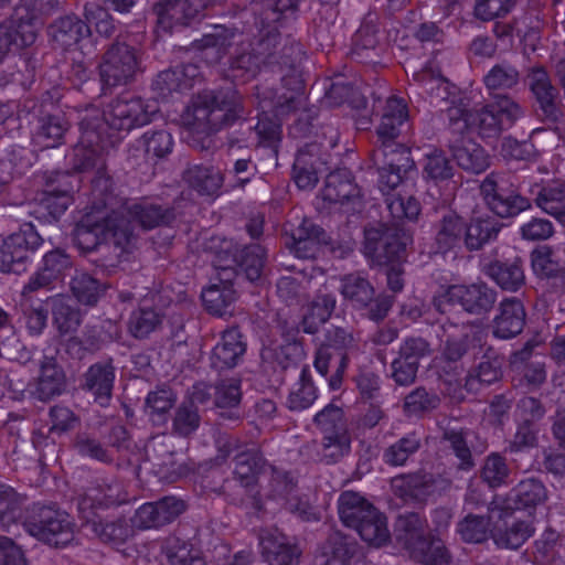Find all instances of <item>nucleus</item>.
I'll use <instances>...</instances> for the list:
<instances>
[{
    "mask_svg": "<svg viewBox=\"0 0 565 565\" xmlns=\"http://www.w3.org/2000/svg\"><path fill=\"white\" fill-rule=\"evenodd\" d=\"M502 376L498 359L481 361L465 377L463 388L470 394H478L484 387L498 382Z\"/></svg>",
    "mask_w": 565,
    "mask_h": 565,
    "instance_id": "59",
    "label": "nucleus"
},
{
    "mask_svg": "<svg viewBox=\"0 0 565 565\" xmlns=\"http://www.w3.org/2000/svg\"><path fill=\"white\" fill-rule=\"evenodd\" d=\"M519 82V70L507 61L493 65L483 77L487 89L492 94L513 89Z\"/></svg>",
    "mask_w": 565,
    "mask_h": 565,
    "instance_id": "62",
    "label": "nucleus"
},
{
    "mask_svg": "<svg viewBox=\"0 0 565 565\" xmlns=\"http://www.w3.org/2000/svg\"><path fill=\"white\" fill-rule=\"evenodd\" d=\"M466 220L454 211L441 215L435 224L434 246L437 253L446 254L465 246Z\"/></svg>",
    "mask_w": 565,
    "mask_h": 565,
    "instance_id": "31",
    "label": "nucleus"
},
{
    "mask_svg": "<svg viewBox=\"0 0 565 565\" xmlns=\"http://www.w3.org/2000/svg\"><path fill=\"white\" fill-rule=\"evenodd\" d=\"M329 244L326 231L310 220L302 222L292 230L291 243H288L291 252L299 258H316L322 246Z\"/></svg>",
    "mask_w": 565,
    "mask_h": 565,
    "instance_id": "29",
    "label": "nucleus"
},
{
    "mask_svg": "<svg viewBox=\"0 0 565 565\" xmlns=\"http://www.w3.org/2000/svg\"><path fill=\"white\" fill-rule=\"evenodd\" d=\"M502 224L491 216H472L466 221L465 247L469 252L480 250L484 245L494 241Z\"/></svg>",
    "mask_w": 565,
    "mask_h": 565,
    "instance_id": "41",
    "label": "nucleus"
},
{
    "mask_svg": "<svg viewBox=\"0 0 565 565\" xmlns=\"http://www.w3.org/2000/svg\"><path fill=\"white\" fill-rule=\"evenodd\" d=\"M497 296V291L482 281L457 284L441 287L433 296L431 305L438 313L447 317L454 312L456 306L470 315L483 316L493 309Z\"/></svg>",
    "mask_w": 565,
    "mask_h": 565,
    "instance_id": "6",
    "label": "nucleus"
},
{
    "mask_svg": "<svg viewBox=\"0 0 565 565\" xmlns=\"http://www.w3.org/2000/svg\"><path fill=\"white\" fill-rule=\"evenodd\" d=\"M301 57V45L291 35H282L276 29H263L239 47L232 58L231 72L233 77L246 82L262 70H292Z\"/></svg>",
    "mask_w": 565,
    "mask_h": 565,
    "instance_id": "4",
    "label": "nucleus"
},
{
    "mask_svg": "<svg viewBox=\"0 0 565 565\" xmlns=\"http://www.w3.org/2000/svg\"><path fill=\"white\" fill-rule=\"evenodd\" d=\"M483 273L504 291L516 292L525 285L524 264L520 257L490 262Z\"/></svg>",
    "mask_w": 565,
    "mask_h": 565,
    "instance_id": "34",
    "label": "nucleus"
},
{
    "mask_svg": "<svg viewBox=\"0 0 565 565\" xmlns=\"http://www.w3.org/2000/svg\"><path fill=\"white\" fill-rule=\"evenodd\" d=\"M480 194L488 209L501 218L514 217L532 206L530 199L520 194L513 177L488 174L480 184Z\"/></svg>",
    "mask_w": 565,
    "mask_h": 565,
    "instance_id": "9",
    "label": "nucleus"
},
{
    "mask_svg": "<svg viewBox=\"0 0 565 565\" xmlns=\"http://www.w3.org/2000/svg\"><path fill=\"white\" fill-rule=\"evenodd\" d=\"M265 473H268V483L265 488L268 499L285 501L297 487V481L291 472L282 468L268 463Z\"/></svg>",
    "mask_w": 565,
    "mask_h": 565,
    "instance_id": "64",
    "label": "nucleus"
},
{
    "mask_svg": "<svg viewBox=\"0 0 565 565\" xmlns=\"http://www.w3.org/2000/svg\"><path fill=\"white\" fill-rule=\"evenodd\" d=\"M411 557L424 565H448L451 554L440 539L427 535L413 547Z\"/></svg>",
    "mask_w": 565,
    "mask_h": 565,
    "instance_id": "58",
    "label": "nucleus"
},
{
    "mask_svg": "<svg viewBox=\"0 0 565 565\" xmlns=\"http://www.w3.org/2000/svg\"><path fill=\"white\" fill-rule=\"evenodd\" d=\"M139 56L134 46L115 41L105 51L99 64L103 89L130 84L139 71Z\"/></svg>",
    "mask_w": 565,
    "mask_h": 565,
    "instance_id": "11",
    "label": "nucleus"
},
{
    "mask_svg": "<svg viewBox=\"0 0 565 565\" xmlns=\"http://www.w3.org/2000/svg\"><path fill=\"white\" fill-rule=\"evenodd\" d=\"M534 202L544 213L565 224V182L554 180L544 185L535 184L530 190Z\"/></svg>",
    "mask_w": 565,
    "mask_h": 565,
    "instance_id": "37",
    "label": "nucleus"
},
{
    "mask_svg": "<svg viewBox=\"0 0 565 565\" xmlns=\"http://www.w3.org/2000/svg\"><path fill=\"white\" fill-rule=\"evenodd\" d=\"M374 508L364 497L354 491L342 492L338 500L340 520L345 526L354 530Z\"/></svg>",
    "mask_w": 565,
    "mask_h": 565,
    "instance_id": "48",
    "label": "nucleus"
},
{
    "mask_svg": "<svg viewBox=\"0 0 565 565\" xmlns=\"http://www.w3.org/2000/svg\"><path fill=\"white\" fill-rule=\"evenodd\" d=\"M31 536L54 547H63L74 539V524L70 514L54 505L34 504L23 521Z\"/></svg>",
    "mask_w": 565,
    "mask_h": 565,
    "instance_id": "7",
    "label": "nucleus"
},
{
    "mask_svg": "<svg viewBox=\"0 0 565 565\" xmlns=\"http://www.w3.org/2000/svg\"><path fill=\"white\" fill-rule=\"evenodd\" d=\"M337 307V298L331 292L320 291L309 303L300 320L301 330L307 334H316L327 323Z\"/></svg>",
    "mask_w": 565,
    "mask_h": 565,
    "instance_id": "42",
    "label": "nucleus"
},
{
    "mask_svg": "<svg viewBox=\"0 0 565 565\" xmlns=\"http://www.w3.org/2000/svg\"><path fill=\"white\" fill-rule=\"evenodd\" d=\"M547 499V490L543 482L535 478L521 480L509 493L504 510H530L543 504Z\"/></svg>",
    "mask_w": 565,
    "mask_h": 565,
    "instance_id": "36",
    "label": "nucleus"
},
{
    "mask_svg": "<svg viewBox=\"0 0 565 565\" xmlns=\"http://www.w3.org/2000/svg\"><path fill=\"white\" fill-rule=\"evenodd\" d=\"M318 398V391L311 379L310 370L306 365L300 372L298 382H296L289 392L286 406L291 412H302L309 408Z\"/></svg>",
    "mask_w": 565,
    "mask_h": 565,
    "instance_id": "56",
    "label": "nucleus"
},
{
    "mask_svg": "<svg viewBox=\"0 0 565 565\" xmlns=\"http://www.w3.org/2000/svg\"><path fill=\"white\" fill-rule=\"evenodd\" d=\"M352 437L350 430L322 434L319 449L320 461L334 465L351 452Z\"/></svg>",
    "mask_w": 565,
    "mask_h": 565,
    "instance_id": "57",
    "label": "nucleus"
},
{
    "mask_svg": "<svg viewBox=\"0 0 565 565\" xmlns=\"http://www.w3.org/2000/svg\"><path fill=\"white\" fill-rule=\"evenodd\" d=\"M426 529V520L419 513L402 514L395 522L396 540L411 553L413 547L427 536Z\"/></svg>",
    "mask_w": 565,
    "mask_h": 565,
    "instance_id": "52",
    "label": "nucleus"
},
{
    "mask_svg": "<svg viewBox=\"0 0 565 565\" xmlns=\"http://www.w3.org/2000/svg\"><path fill=\"white\" fill-rule=\"evenodd\" d=\"M446 146L458 167L467 172L479 174L490 166L487 151L466 135L447 138Z\"/></svg>",
    "mask_w": 565,
    "mask_h": 565,
    "instance_id": "25",
    "label": "nucleus"
},
{
    "mask_svg": "<svg viewBox=\"0 0 565 565\" xmlns=\"http://www.w3.org/2000/svg\"><path fill=\"white\" fill-rule=\"evenodd\" d=\"M172 147L173 139L167 130H149L137 139L130 158H137L136 152L142 151L146 162L156 163L158 159L168 156L172 151Z\"/></svg>",
    "mask_w": 565,
    "mask_h": 565,
    "instance_id": "46",
    "label": "nucleus"
},
{
    "mask_svg": "<svg viewBox=\"0 0 565 565\" xmlns=\"http://www.w3.org/2000/svg\"><path fill=\"white\" fill-rule=\"evenodd\" d=\"M267 260V253L260 244L244 246L239 253L231 258L241 269L244 277L250 282H259Z\"/></svg>",
    "mask_w": 565,
    "mask_h": 565,
    "instance_id": "49",
    "label": "nucleus"
},
{
    "mask_svg": "<svg viewBox=\"0 0 565 565\" xmlns=\"http://www.w3.org/2000/svg\"><path fill=\"white\" fill-rule=\"evenodd\" d=\"M26 495L18 492L13 487L0 480V526L10 531L22 523L28 514L24 509Z\"/></svg>",
    "mask_w": 565,
    "mask_h": 565,
    "instance_id": "39",
    "label": "nucleus"
},
{
    "mask_svg": "<svg viewBox=\"0 0 565 565\" xmlns=\"http://www.w3.org/2000/svg\"><path fill=\"white\" fill-rule=\"evenodd\" d=\"M65 386V372L54 356L45 355L40 363L39 376L31 384V395L41 402H49L61 395Z\"/></svg>",
    "mask_w": 565,
    "mask_h": 565,
    "instance_id": "27",
    "label": "nucleus"
},
{
    "mask_svg": "<svg viewBox=\"0 0 565 565\" xmlns=\"http://www.w3.org/2000/svg\"><path fill=\"white\" fill-rule=\"evenodd\" d=\"M341 295L355 309H367L371 320H383L393 305V298L387 295H375V288L361 273H351L341 277Z\"/></svg>",
    "mask_w": 565,
    "mask_h": 565,
    "instance_id": "12",
    "label": "nucleus"
},
{
    "mask_svg": "<svg viewBox=\"0 0 565 565\" xmlns=\"http://www.w3.org/2000/svg\"><path fill=\"white\" fill-rule=\"evenodd\" d=\"M51 41L63 50L77 44L89 35V26L75 14H67L55 19L47 28Z\"/></svg>",
    "mask_w": 565,
    "mask_h": 565,
    "instance_id": "35",
    "label": "nucleus"
},
{
    "mask_svg": "<svg viewBox=\"0 0 565 565\" xmlns=\"http://www.w3.org/2000/svg\"><path fill=\"white\" fill-rule=\"evenodd\" d=\"M434 476L427 472L402 475L393 479L395 493L405 500H424L434 491Z\"/></svg>",
    "mask_w": 565,
    "mask_h": 565,
    "instance_id": "47",
    "label": "nucleus"
},
{
    "mask_svg": "<svg viewBox=\"0 0 565 565\" xmlns=\"http://www.w3.org/2000/svg\"><path fill=\"white\" fill-rule=\"evenodd\" d=\"M262 554L269 565H298L301 550L279 532H266L260 537Z\"/></svg>",
    "mask_w": 565,
    "mask_h": 565,
    "instance_id": "32",
    "label": "nucleus"
},
{
    "mask_svg": "<svg viewBox=\"0 0 565 565\" xmlns=\"http://www.w3.org/2000/svg\"><path fill=\"white\" fill-rule=\"evenodd\" d=\"M100 541L113 544H124L135 534L137 527L134 525L132 518L130 523L126 519H118L111 522H103L98 516L92 521L85 522Z\"/></svg>",
    "mask_w": 565,
    "mask_h": 565,
    "instance_id": "51",
    "label": "nucleus"
},
{
    "mask_svg": "<svg viewBox=\"0 0 565 565\" xmlns=\"http://www.w3.org/2000/svg\"><path fill=\"white\" fill-rule=\"evenodd\" d=\"M256 97L262 103H268L270 111L279 122L290 114H296L297 118L291 127L295 136L305 137L311 131L317 109L307 107L305 87L297 76H284L279 88L256 86Z\"/></svg>",
    "mask_w": 565,
    "mask_h": 565,
    "instance_id": "5",
    "label": "nucleus"
},
{
    "mask_svg": "<svg viewBox=\"0 0 565 565\" xmlns=\"http://www.w3.org/2000/svg\"><path fill=\"white\" fill-rule=\"evenodd\" d=\"M531 265L533 271L551 280V287L555 291L565 292V267L556 259L551 246L544 245L532 250Z\"/></svg>",
    "mask_w": 565,
    "mask_h": 565,
    "instance_id": "40",
    "label": "nucleus"
},
{
    "mask_svg": "<svg viewBox=\"0 0 565 565\" xmlns=\"http://www.w3.org/2000/svg\"><path fill=\"white\" fill-rule=\"evenodd\" d=\"M242 399L241 382L235 379L222 380L214 388V404L224 420H238L241 418L239 403Z\"/></svg>",
    "mask_w": 565,
    "mask_h": 565,
    "instance_id": "45",
    "label": "nucleus"
},
{
    "mask_svg": "<svg viewBox=\"0 0 565 565\" xmlns=\"http://www.w3.org/2000/svg\"><path fill=\"white\" fill-rule=\"evenodd\" d=\"M233 462V478L249 495V502H245V500L242 499L239 504H250L254 510H260L262 501L259 492L257 491V486L258 476L266 472V467L268 465L266 458L258 448L244 447L234 455Z\"/></svg>",
    "mask_w": 565,
    "mask_h": 565,
    "instance_id": "16",
    "label": "nucleus"
},
{
    "mask_svg": "<svg viewBox=\"0 0 565 565\" xmlns=\"http://www.w3.org/2000/svg\"><path fill=\"white\" fill-rule=\"evenodd\" d=\"M128 213L145 230L170 225L175 218L172 207L149 201L134 203L128 207Z\"/></svg>",
    "mask_w": 565,
    "mask_h": 565,
    "instance_id": "43",
    "label": "nucleus"
},
{
    "mask_svg": "<svg viewBox=\"0 0 565 565\" xmlns=\"http://www.w3.org/2000/svg\"><path fill=\"white\" fill-rule=\"evenodd\" d=\"M423 433L413 429L384 448L382 460L388 467H404L423 448Z\"/></svg>",
    "mask_w": 565,
    "mask_h": 565,
    "instance_id": "38",
    "label": "nucleus"
},
{
    "mask_svg": "<svg viewBox=\"0 0 565 565\" xmlns=\"http://www.w3.org/2000/svg\"><path fill=\"white\" fill-rule=\"evenodd\" d=\"M446 335L443 356L449 362L460 361L468 352L469 337L465 323L455 322L447 317L443 323Z\"/></svg>",
    "mask_w": 565,
    "mask_h": 565,
    "instance_id": "54",
    "label": "nucleus"
},
{
    "mask_svg": "<svg viewBox=\"0 0 565 565\" xmlns=\"http://www.w3.org/2000/svg\"><path fill=\"white\" fill-rule=\"evenodd\" d=\"M102 221L104 248L113 247L116 259L120 260L131 250L136 239L130 221L117 210L105 212Z\"/></svg>",
    "mask_w": 565,
    "mask_h": 565,
    "instance_id": "24",
    "label": "nucleus"
},
{
    "mask_svg": "<svg viewBox=\"0 0 565 565\" xmlns=\"http://www.w3.org/2000/svg\"><path fill=\"white\" fill-rule=\"evenodd\" d=\"M184 181L202 195L218 194L224 175L220 169L207 164H193L183 172Z\"/></svg>",
    "mask_w": 565,
    "mask_h": 565,
    "instance_id": "44",
    "label": "nucleus"
},
{
    "mask_svg": "<svg viewBox=\"0 0 565 565\" xmlns=\"http://www.w3.org/2000/svg\"><path fill=\"white\" fill-rule=\"evenodd\" d=\"M90 183L92 202L96 211L105 209L109 212L120 206V200L116 195V184L106 167L95 172Z\"/></svg>",
    "mask_w": 565,
    "mask_h": 565,
    "instance_id": "50",
    "label": "nucleus"
},
{
    "mask_svg": "<svg viewBox=\"0 0 565 565\" xmlns=\"http://www.w3.org/2000/svg\"><path fill=\"white\" fill-rule=\"evenodd\" d=\"M201 422L199 407L182 401L174 409L171 434L181 438H190L198 431Z\"/></svg>",
    "mask_w": 565,
    "mask_h": 565,
    "instance_id": "61",
    "label": "nucleus"
},
{
    "mask_svg": "<svg viewBox=\"0 0 565 565\" xmlns=\"http://www.w3.org/2000/svg\"><path fill=\"white\" fill-rule=\"evenodd\" d=\"M116 379V369L113 360L93 363L82 374L79 388L93 397L94 403L100 407L110 405Z\"/></svg>",
    "mask_w": 565,
    "mask_h": 565,
    "instance_id": "19",
    "label": "nucleus"
},
{
    "mask_svg": "<svg viewBox=\"0 0 565 565\" xmlns=\"http://www.w3.org/2000/svg\"><path fill=\"white\" fill-rule=\"evenodd\" d=\"M408 129L405 100L395 96L388 97L376 128L380 145L371 154V161L379 172V188L383 191L396 189L403 180L402 172H406L412 166L408 149L395 141Z\"/></svg>",
    "mask_w": 565,
    "mask_h": 565,
    "instance_id": "3",
    "label": "nucleus"
},
{
    "mask_svg": "<svg viewBox=\"0 0 565 565\" xmlns=\"http://www.w3.org/2000/svg\"><path fill=\"white\" fill-rule=\"evenodd\" d=\"M70 122L60 110H38L36 121L32 129V143L40 149L57 148L65 143Z\"/></svg>",
    "mask_w": 565,
    "mask_h": 565,
    "instance_id": "21",
    "label": "nucleus"
},
{
    "mask_svg": "<svg viewBox=\"0 0 565 565\" xmlns=\"http://www.w3.org/2000/svg\"><path fill=\"white\" fill-rule=\"evenodd\" d=\"M321 345L337 352V367L334 374L329 377V386L338 390L341 386L343 374L348 367V353L356 345L353 332L348 328L330 326L326 329Z\"/></svg>",
    "mask_w": 565,
    "mask_h": 565,
    "instance_id": "26",
    "label": "nucleus"
},
{
    "mask_svg": "<svg viewBox=\"0 0 565 565\" xmlns=\"http://www.w3.org/2000/svg\"><path fill=\"white\" fill-rule=\"evenodd\" d=\"M185 510V501L174 495H167L139 507L132 515V522L137 530L158 529L172 523Z\"/></svg>",
    "mask_w": 565,
    "mask_h": 565,
    "instance_id": "18",
    "label": "nucleus"
},
{
    "mask_svg": "<svg viewBox=\"0 0 565 565\" xmlns=\"http://www.w3.org/2000/svg\"><path fill=\"white\" fill-rule=\"evenodd\" d=\"M408 239L402 228L379 223L364 230L363 252L374 264L386 265L404 257Z\"/></svg>",
    "mask_w": 565,
    "mask_h": 565,
    "instance_id": "10",
    "label": "nucleus"
},
{
    "mask_svg": "<svg viewBox=\"0 0 565 565\" xmlns=\"http://www.w3.org/2000/svg\"><path fill=\"white\" fill-rule=\"evenodd\" d=\"M242 338L237 328L225 330L220 342L212 350L211 366L218 371L235 367L246 351V344Z\"/></svg>",
    "mask_w": 565,
    "mask_h": 565,
    "instance_id": "33",
    "label": "nucleus"
},
{
    "mask_svg": "<svg viewBox=\"0 0 565 565\" xmlns=\"http://www.w3.org/2000/svg\"><path fill=\"white\" fill-rule=\"evenodd\" d=\"M526 312L518 297H507L500 301L498 315L493 319V335L499 339H512L520 334L525 326Z\"/></svg>",
    "mask_w": 565,
    "mask_h": 565,
    "instance_id": "30",
    "label": "nucleus"
},
{
    "mask_svg": "<svg viewBox=\"0 0 565 565\" xmlns=\"http://www.w3.org/2000/svg\"><path fill=\"white\" fill-rule=\"evenodd\" d=\"M72 268V256L65 249L56 247L46 252L36 270L23 286L22 296L25 297L40 290L52 291L63 286Z\"/></svg>",
    "mask_w": 565,
    "mask_h": 565,
    "instance_id": "14",
    "label": "nucleus"
},
{
    "mask_svg": "<svg viewBox=\"0 0 565 565\" xmlns=\"http://www.w3.org/2000/svg\"><path fill=\"white\" fill-rule=\"evenodd\" d=\"M258 105L262 114L256 118H244V108L234 90H206L198 94L183 111L182 124L189 132V143L199 149L210 147V137L223 128L236 126L228 134L227 142L238 148H267L276 157L281 141V124L269 117L268 103Z\"/></svg>",
    "mask_w": 565,
    "mask_h": 565,
    "instance_id": "1",
    "label": "nucleus"
},
{
    "mask_svg": "<svg viewBox=\"0 0 565 565\" xmlns=\"http://www.w3.org/2000/svg\"><path fill=\"white\" fill-rule=\"evenodd\" d=\"M198 0H159L153 6L157 23L164 31H172L177 26H186L199 14Z\"/></svg>",
    "mask_w": 565,
    "mask_h": 565,
    "instance_id": "28",
    "label": "nucleus"
},
{
    "mask_svg": "<svg viewBox=\"0 0 565 565\" xmlns=\"http://www.w3.org/2000/svg\"><path fill=\"white\" fill-rule=\"evenodd\" d=\"M44 0H19L13 14L0 23V62L11 47L30 46L36 39L34 21L39 18Z\"/></svg>",
    "mask_w": 565,
    "mask_h": 565,
    "instance_id": "8",
    "label": "nucleus"
},
{
    "mask_svg": "<svg viewBox=\"0 0 565 565\" xmlns=\"http://www.w3.org/2000/svg\"><path fill=\"white\" fill-rule=\"evenodd\" d=\"M43 242L41 235L30 226L0 239V271L23 273L29 262V253L39 249Z\"/></svg>",
    "mask_w": 565,
    "mask_h": 565,
    "instance_id": "15",
    "label": "nucleus"
},
{
    "mask_svg": "<svg viewBox=\"0 0 565 565\" xmlns=\"http://www.w3.org/2000/svg\"><path fill=\"white\" fill-rule=\"evenodd\" d=\"M533 533L534 527L531 522L514 520L511 523H505L504 527L495 526L491 531V536L499 547L518 550Z\"/></svg>",
    "mask_w": 565,
    "mask_h": 565,
    "instance_id": "53",
    "label": "nucleus"
},
{
    "mask_svg": "<svg viewBox=\"0 0 565 565\" xmlns=\"http://www.w3.org/2000/svg\"><path fill=\"white\" fill-rule=\"evenodd\" d=\"M157 111L154 103L127 95L113 99L103 111L90 104L85 106L78 118L81 136L73 150V169L104 168V154L120 142V132L148 125Z\"/></svg>",
    "mask_w": 565,
    "mask_h": 565,
    "instance_id": "2",
    "label": "nucleus"
},
{
    "mask_svg": "<svg viewBox=\"0 0 565 565\" xmlns=\"http://www.w3.org/2000/svg\"><path fill=\"white\" fill-rule=\"evenodd\" d=\"M45 189L36 198V218L51 217L57 220L67 209L70 193L73 190L67 172H51L44 174Z\"/></svg>",
    "mask_w": 565,
    "mask_h": 565,
    "instance_id": "17",
    "label": "nucleus"
},
{
    "mask_svg": "<svg viewBox=\"0 0 565 565\" xmlns=\"http://www.w3.org/2000/svg\"><path fill=\"white\" fill-rule=\"evenodd\" d=\"M530 92L539 105L544 120L555 124L562 116L558 105V89L552 84L548 73L542 66L532 67L526 76Z\"/></svg>",
    "mask_w": 565,
    "mask_h": 565,
    "instance_id": "20",
    "label": "nucleus"
},
{
    "mask_svg": "<svg viewBox=\"0 0 565 565\" xmlns=\"http://www.w3.org/2000/svg\"><path fill=\"white\" fill-rule=\"evenodd\" d=\"M120 486L118 483H97L87 487L77 498L79 519L85 523L97 518V511L119 504Z\"/></svg>",
    "mask_w": 565,
    "mask_h": 565,
    "instance_id": "23",
    "label": "nucleus"
},
{
    "mask_svg": "<svg viewBox=\"0 0 565 565\" xmlns=\"http://www.w3.org/2000/svg\"><path fill=\"white\" fill-rule=\"evenodd\" d=\"M523 115L521 106L507 95L498 94L494 103L472 113L471 126L483 139L497 138Z\"/></svg>",
    "mask_w": 565,
    "mask_h": 565,
    "instance_id": "13",
    "label": "nucleus"
},
{
    "mask_svg": "<svg viewBox=\"0 0 565 565\" xmlns=\"http://www.w3.org/2000/svg\"><path fill=\"white\" fill-rule=\"evenodd\" d=\"M321 198L329 205H340L347 207L345 211H353L360 202L361 191L354 182V178L348 169H338L327 175L326 184L321 190Z\"/></svg>",
    "mask_w": 565,
    "mask_h": 565,
    "instance_id": "22",
    "label": "nucleus"
},
{
    "mask_svg": "<svg viewBox=\"0 0 565 565\" xmlns=\"http://www.w3.org/2000/svg\"><path fill=\"white\" fill-rule=\"evenodd\" d=\"M70 288L78 302L94 306L105 291V286L92 275L77 271L70 281Z\"/></svg>",
    "mask_w": 565,
    "mask_h": 565,
    "instance_id": "63",
    "label": "nucleus"
},
{
    "mask_svg": "<svg viewBox=\"0 0 565 565\" xmlns=\"http://www.w3.org/2000/svg\"><path fill=\"white\" fill-rule=\"evenodd\" d=\"M177 402V394L168 386H159L148 393L145 402V413L153 425L167 423L168 413Z\"/></svg>",
    "mask_w": 565,
    "mask_h": 565,
    "instance_id": "55",
    "label": "nucleus"
},
{
    "mask_svg": "<svg viewBox=\"0 0 565 565\" xmlns=\"http://www.w3.org/2000/svg\"><path fill=\"white\" fill-rule=\"evenodd\" d=\"M74 242L83 252L104 247L102 216L86 215L74 230Z\"/></svg>",
    "mask_w": 565,
    "mask_h": 565,
    "instance_id": "60",
    "label": "nucleus"
}]
</instances>
